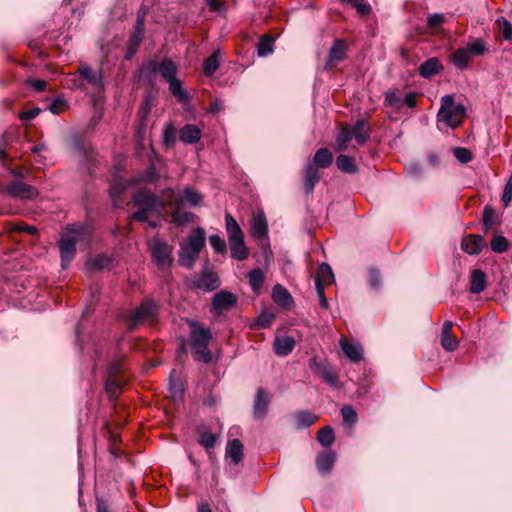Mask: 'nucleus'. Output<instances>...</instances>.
Returning a JSON list of instances; mask_svg holds the SVG:
<instances>
[{"mask_svg": "<svg viewBox=\"0 0 512 512\" xmlns=\"http://www.w3.org/2000/svg\"><path fill=\"white\" fill-rule=\"evenodd\" d=\"M336 461V453L334 451L319 452L315 459L317 470L322 475H327L333 469Z\"/></svg>", "mask_w": 512, "mask_h": 512, "instance_id": "15", "label": "nucleus"}, {"mask_svg": "<svg viewBox=\"0 0 512 512\" xmlns=\"http://www.w3.org/2000/svg\"><path fill=\"white\" fill-rule=\"evenodd\" d=\"M159 72V63L150 60L148 63L142 65L138 70L137 80L140 81L142 79L147 80L148 82H152L153 77Z\"/></svg>", "mask_w": 512, "mask_h": 512, "instance_id": "35", "label": "nucleus"}, {"mask_svg": "<svg viewBox=\"0 0 512 512\" xmlns=\"http://www.w3.org/2000/svg\"><path fill=\"white\" fill-rule=\"evenodd\" d=\"M483 246L484 239L478 234H470L461 241V249L470 255L480 254Z\"/></svg>", "mask_w": 512, "mask_h": 512, "instance_id": "16", "label": "nucleus"}, {"mask_svg": "<svg viewBox=\"0 0 512 512\" xmlns=\"http://www.w3.org/2000/svg\"><path fill=\"white\" fill-rule=\"evenodd\" d=\"M274 319L275 315L273 313L263 311L258 315L252 326L255 329H265L271 326Z\"/></svg>", "mask_w": 512, "mask_h": 512, "instance_id": "51", "label": "nucleus"}, {"mask_svg": "<svg viewBox=\"0 0 512 512\" xmlns=\"http://www.w3.org/2000/svg\"><path fill=\"white\" fill-rule=\"evenodd\" d=\"M171 216L174 223L184 226L191 222L195 215L192 212L183 211L179 203L173 210Z\"/></svg>", "mask_w": 512, "mask_h": 512, "instance_id": "46", "label": "nucleus"}, {"mask_svg": "<svg viewBox=\"0 0 512 512\" xmlns=\"http://www.w3.org/2000/svg\"><path fill=\"white\" fill-rule=\"evenodd\" d=\"M500 224V220L496 215L493 207L486 205L483 211V227L484 231L488 232L494 225Z\"/></svg>", "mask_w": 512, "mask_h": 512, "instance_id": "45", "label": "nucleus"}, {"mask_svg": "<svg viewBox=\"0 0 512 512\" xmlns=\"http://www.w3.org/2000/svg\"><path fill=\"white\" fill-rule=\"evenodd\" d=\"M272 299L280 307L290 309L294 304V299L290 292L281 284H276L272 290Z\"/></svg>", "mask_w": 512, "mask_h": 512, "instance_id": "17", "label": "nucleus"}, {"mask_svg": "<svg viewBox=\"0 0 512 512\" xmlns=\"http://www.w3.org/2000/svg\"><path fill=\"white\" fill-rule=\"evenodd\" d=\"M466 50L470 54L471 57L473 56H482L486 52H488V48L486 46V43L483 39L477 38L473 42H469L465 46Z\"/></svg>", "mask_w": 512, "mask_h": 512, "instance_id": "48", "label": "nucleus"}, {"mask_svg": "<svg viewBox=\"0 0 512 512\" xmlns=\"http://www.w3.org/2000/svg\"><path fill=\"white\" fill-rule=\"evenodd\" d=\"M368 284L371 289H380L383 284L382 274L376 267L368 268Z\"/></svg>", "mask_w": 512, "mask_h": 512, "instance_id": "52", "label": "nucleus"}, {"mask_svg": "<svg viewBox=\"0 0 512 512\" xmlns=\"http://www.w3.org/2000/svg\"><path fill=\"white\" fill-rule=\"evenodd\" d=\"M237 304V296L228 291H220L214 294L212 297V310L221 314L224 311L230 310Z\"/></svg>", "mask_w": 512, "mask_h": 512, "instance_id": "12", "label": "nucleus"}, {"mask_svg": "<svg viewBox=\"0 0 512 512\" xmlns=\"http://www.w3.org/2000/svg\"><path fill=\"white\" fill-rule=\"evenodd\" d=\"M209 243L216 253H226L227 247L225 240L217 234L209 236Z\"/></svg>", "mask_w": 512, "mask_h": 512, "instance_id": "58", "label": "nucleus"}, {"mask_svg": "<svg viewBox=\"0 0 512 512\" xmlns=\"http://www.w3.org/2000/svg\"><path fill=\"white\" fill-rule=\"evenodd\" d=\"M320 180V173L318 168L313 164L308 163L304 170V190L306 194H311L314 191L316 184Z\"/></svg>", "mask_w": 512, "mask_h": 512, "instance_id": "23", "label": "nucleus"}, {"mask_svg": "<svg viewBox=\"0 0 512 512\" xmlns=\"http://www.w3.org/2000/svg\"><path fill=\"white\" fill-rule=\"evenodd\" d=\"M124 383L125 382L122 379L121 375L107 374L105 381V390L109 395L110 399H116L120 395Z\"/></svg>", "mask_w": 512, "mask_h": 512, "instance_id": "25", "label": "nucleus"}, {"mask_svg": "<svg viewBox=\"0 0 512 512\" xmlns=\"http://www.w3.org/2000/svg\"><path fill=\"white\" fill-rule=\"evenodd\" d=\"M195 287L213 291L219 287V277L215 272H204L194 283Z\"/></svg>", "mask_w": 512, "mask_h": 512, "instance_id": "22", "label": "nucleus"}, {"mask_svg": "<svg viewBox=\"0 0 512 512\" xmlns=\"http://www.w3.org/2000/svg\"><path fill=\"white\" fill-rule=\"evenodd\" d=\"M125 359L124 355H119L115 359L111 361L107 368V374L110 375H121L123 371V361Z\"/></svg>", "mask_w": 512, "mask_h": 512, "instance_id": "59", "label": "nucleus"}, {"mask_svg": "<svg viewBox=\"0 0 512 512\" xmlns=\"http://www.w3.org/2000/svg\"><path fill=\"white\" fill-rule=\"evenodd\" d=\"M341 348L344 354L352 361L358 362L362 358V350L358 345L348 342L347 340H341Z\"/></svg>", "mask_w": 512, "mask_h": 512, "instance_id": "43", "label": "nucleus"}, {"mask_svg": "<svg viewBox=\"0 0 512 512\" xmlns=\"http://www.w3.org/2000/svg\"><path fill=\"white\" fill-rule=\"evenodd\" d=\"M202 198V195L192 188H186L184 190V199L194 206L199 205L202 201Z\"/></svg>", "mask_w": 512, "mask_h": 512, "instance_id": "61", "label": "nucleus"}, {"mask_svg": "<svg viewBox=\"0 0 512 512\" xmlns=\"http://www.w3.org/2000/svg\"><path fill=\"white\" fill-rule=\"evenodd\" d=\"M453 155L461 164H467L473 159L471 150L465 147L453 148Z\"/></svg>", "mask_w": 512, "mask_h": 512, "instance_id": "57", "label": "nucleus"}, {"mask_svg": "<svg viewBox=\"0 0 512 512\" xmlns=\"http://www.w3.org/2000/svg\"><path fill=\"white\" fill-rule=\"evenodd\" d=\"M341 415L345 423L354 424L358 420V415L356 411L350 405H345L342 407Z\"/></svg>", "mask_w": 512, "mask_h": 512, "instance_id": "60", "label": "nucleus"}, {"mask_svg": "<svg viewBox=\"0 0 512 512\" xmlns=\"http://www.w3.org/2000/svg\"><path fill=\"white\" fill-rule=\"evenodd\" d=\"M199 438L198 443L206 450L213 448L217 441V436L211 433L205 426H201L197 430Z\"/></svg>", "mask_w": 512, "mask_h": 512, "instance_id": "40", "label": "nucleus"}, {"mask_svg": "<svg viewBox=\"0 0 512 512\" xmlns=\"http://www.w3.org/2000/svg\"><path fill=\"white\" fill-rule=\"evenodd\" d=\"M490 246L495 253H504L509 247V242L504 236L495 234L490 241Z\"/></svg>", "mask_w": 512, "mask_h": 512, "instance_id": "53", "label": "nucleus"}, {"mask_svg": "<svg viewBox=\"0 0 512 512\" xmlns=\"http://www.w3.org/2000/svg\"><path fill=\"white\" fill-rule=\"evenodd\" d=\"M443 69L444 67L440 60L437 57H431L420 64L418 72L422 78L430 79L434 75L440 73Z\"/></svg>", "mask_w": 512, "mask_h": 512, "instance_id": "18", "label": "nucleus"}, {"mask_svg": "<svg viewBox=\"0 0 512 512\" xmlns=\"http://www.w3.org/2000/svg\"><path fill=\"white\" fill-rule=\"evenodd\" d=\"M466 117V108L462 104H455L453 95H444L437 113V120L444 122L451 128L460 126Z\"/></svg>", "mask_w": 512, "mask_h": 512, "instance_id": "4", "label": "nucleus"}, {"mask_svg": "<svg viewBox=\"0 0 512 512\" xmlns=\"http://www.w3.org/2000/svg\"><path fill=\"white\" fill-rule=\"evenodd\" d=\"M487 287V276L481 269H474L471 273L470 292L479 294Z\"/></svg>", "mask_w": 512, "mask_h": 512, "instance_id": "28", "label": "nucleus"}, {"mask_svg": "<svg viewBox=\"0 0 512 512\" xmlns=\"http://www.w3.org/2000/svg\"><path fill=\"white\" fill-rule=\"evenodd\" d=\"M272 400V396L263 388L258 387L253 401V417L256 420H263Z\"/></svg>", "mask_w": 512, "mask_h": 512, "instance_id": "10", "label": "nucleus"}, {"mask_svg": "<svg viewBox=\"0 0 512 512\" xmlns=\"http://www.w3.org/2000/svg\"><path fill=\"white\" fill-rule=\"evenodd\" d=\"M220 50H215L210 56L204 59L202 71L206 77H211L219 68Z\"/></svg>", "mask_w": 512, "mask_h": 512, "instance_id": "37", "label": "nucleus"}, {"mask_svg": "<svg viewBox=\"0 0 512 512\" xmlns=\"http://www.w3.org/2000/svg\"><path fill=\"white\" fill-rule=\"evenodd\" d=\"M225 228L228 236V242L244 239V233L241 227L230 213L225 214Z\"/></svg>", "mask_w": 512, "mask_h": 512, "instance_id": "26", "label": "nucleus"}, {"mask_svg": "<svg viewBox=\"0 0 512 512\" xmlns=\"http://www.w3.org/2000/svg\"><path fill=\"white\" fill-rule=\"evenodd\" d=\"M92 229L89 226H79L77 229H72L70 233L61 236L58 246L61 256L62 268L66 269L76 254V244L85 240L87 243L91 241Z\"/></svg>", "mask_w": 512, "mask_h": 512, "instance_id": "2", "label": "nucleus"}, {"mask_svg": "<svg viewBox=\"0 0 512 512\" xmlns=\"http://www.w3.org/2000/svg\"><path fill=\"white\" fill-rule=\"evenodd\" d=\"M336 166L343 173L353 175L358 172V166L355 162V159L352 156L346 154H340L337 156Z\"/></svg>", "mask_w": 512, "mask_h": 512, "instance_id": "30", "label": "nucleus"}, {"mask_svg": "<svg viewBox=\"0 0 512 512\" xmlns=\"http://www.w3.org/2000/svg\"><path fill=\"white\" fill-rule=\"evenodd\" d=\"M316 439L323 447H330L335 441L333 428L331 426L322 427L318 431Z\"/></svg>", "mask_w": 512, "mask_h": 512, "instance_id": "47", "label": "nucleus"}, {"mask_svg": "<svg viewBox=\"0 0 512 512\" xmlns=\"http://www.w3.org/2000/svg\"><path fill=\"white\" fill-rule=\"evenodd\" d=\"M294 418L296 419L297 428L304 429L313 425L318 416L309 411L300 410L295 412Z\"/></svg>", "mask_w": 512, "mask_h": 512, "instance_id": "41", "label": "nucleus"}, {"mask_svg": "<svg viewBox=\"0 0 512 512\" xmlns=\"http://www.w3.org/2000/svg\"><path fill=\"white\" fill-rule=\"evenodd\" d=\"M176 143V129L169 123L163 131V145L166 149L173 148Z\"/></svg>", "mask_w": 512, "mask_h": 512, "instance_id": "54", "label": "nucleus"}, {"mask_svg": "<svg viewBox=\"0 0 512 512\" xmlns=\"http://www.w3.org/2000/svg\"><path fill=\"white\" fill-rule=\"evenodd\" d=\"M471 59L470 54L466 50L465 47L457 49L452 55H451V61L452 63L460 70H465L468 68L469 61Z\"/></svg>", "mask_w": 512, "mask_h": 512, "instance_id": "39", "label": "nucleus"}, {"mask_svg": "<svg viewBox=\"0 0 512 512\" xmlns=\"http://www.w3.org/2000/svg\"><path fill=\"white\" fill-rule=\"evenodd\" d=\"M333 163L332 152L325 147L319 148L313 157V165L316 168H328Z\"/></svg>", "mask_w": 512, "mask_h": 512, "instance_id": "31", "label": "nucleus"}, {"mask_svg": "<svg viewBox=\"0 0 512 512\" xmlns=\"http://www.w3.org/2000/svg\"><path fill=\"white\" fill-rule=\"evenodd\" d=\"M171 94L176 97L177 101L181 104H187L190 101V96L186 90L182 88V83L177 78L168 82Z\"/></svg>", "mask_w": 512, "mask_h": 512, "instance_id": "36", "label": "nucleus"}, {"mask_svg": "<svg viewBox=\"0 0 512 512\" xmlns=\"http://www.w3.org/2000/svg\"><path fill=\"white\" fill-rule=\"evenodd\" d=\"M151 256L159 269L170 267L173 263V246L155 238L151 243Z\"/></svg>", "mask_w": 512, "mask_h": 512, "instance_id": "7", "label": "nucleus"}, {"mask_svg": "<svg viewBox=\"0 0 512 512\" xmlns=\"http://www.w3.org/2000/svg\"><path fill=\"white\" fill-rule=\"evenodd\" d=\"M453 328V322L452 321H445L442 326L441 331V345L444 350L446 351H454L458 345L459 342L456 338V336L452 333Z\"/></svg>", "mask_w": 512, "mask_h": 512, "instance_id": "19", "label": "nucleus"}, {"mask_svg": "<svg viewBox=\"0 0 512 512\" xmlns=\"http://www.w3.org/2000/svg\"><path fill=\"white\" fill-rule=\"evenodd\" d=\"M295 345V339L291 336L277 337L273 344V350L278 356H287L292 353Z\"/></svg>", "mask_w": 512, "mask_h": 512, "instance_id": "24", "label": "nucleus"}, {"mask_svg": "<svg viewBox=\"0 0 512 512\" xmlns=\"http://www.w3.org/2000/svg\"><path fill=\"white\" fill-rule=\"evenodd\" d=\"M77 72L83 80H86L97 90L103 89V75L101 68L96 71L93 70L87 63H81L78 66Z\"/></svg>", "mask_w": 512, "mask_h": 512, "instance_id": "13", "label": "nucleus"}, {"mask_svg": "<svg viewBox=\"0 0 512 512\" xmlns=\"http://www.w3.org/2000/svg\"><path fill=\"white\" fill-rule=\"evenodd\" d=\"M230 253L233 259L238 261H243L249 256V249L245 245L244 239L241 240H233L229 242Z\"/></svg>", "mask_w": 512, "mask_h": 512, "instance_id": "33", "label": "nucleus"}, {"mask_svg": "<svg viewBox=\"0 0 512 512\" xmlns=\"http://www.w3.org/2000/svg\"><path fill=\"white\" fill-rule=\"evenodd\" d=\"M348 46L344 39H335L329 49L328 57L324 65V70H333L339 62L347 58Z\"/></svg>", "mask_w": 512, "mask_h": 512, "instance_id": "8", "label": "nucleus"}, {"mask_svg": "<svg viewBox=\"0 0 512 512\" xmlns=\"http://www.w3.org/2000/svg\"><path fill=\"white\" fill-rule=\"evenodd\" d=\"M132 201L136 207L156 216H160L161 210L170 204L169 201L162 200L147 187H141L136 190L132 195Z\"/></svg>", "mask_w": 512, "mask_h": 512, "instance_id": "5", "label": "nucleus"}, {"mask_svg": "<svg viewBox=\"0 0 512 512\" xmlns=\"http://www.w3.org/2000/svg\"><path fill=\"white\" fill-rule=\"evenodd\" d=\"M159 73L165 81L169 82L176 78L178 67L171 58L165 57L159 63Z\"/></svg>", "mask_w": 512, "mask_h": 512, "instance_id": "29", "label": "nucleus"}, {"mask_svg": "<svg viewBox=\"0 0 512 512\" xmlns=\"http://www.w3.org/2000/svg\"><path fill=\"white\" fill-rule=\"evenodd\" d=\"M160 307L152 298H145L127 317V330L136 331L141 325H153L158 321Z\"/></svg>", "mask_w": 512, "mask_h": 512, "instance_id": "3", "label": "nucleus"}, {"mask_svg": "<svg viewBox=\"0 0 512 512\" xmlns=\"http://www.w3.org/2000/svg\"><path fill=\"white\" fill-rule=\"evenodd\" d=\"M251 234L259 242V247L265 260H269L272 255L268 237V222L263 211L253 214L251 223Z\"/></svg>", "mask_w": 512, "mask_h": 512, "instance_id": "6", "label": "nucleus"}, {"mask_svg": "<svg viewBox=\"0 0 512 512\" xmlns=\"http://www.w3.org/2000/svg\"><path fill=\"white\" fill-rule=\"evenodd\" d=\"M113 258L105 253L96 255L92 260V267L97 271L112 269Z\"/></svg>", "mask_w": 512, "mask_h": 512, "instance_id": "49", "label": "nucleus"}, {"mask_svg": "<svg viewBox=\"0 0 512 512\" xmlns=\"http://www.w3.org/2000/svg\"><path fill=\"white\" fill-rule=\"evenodd\" d=\"M249 284L255 294H259L264 282V274L260 268H255L248 273Z\"/></svg>", "mask_w": 512, "mask_h": 512, "instance_id": "44", "label": "nucleus"}, {"mask_svg": "<svg viewBox=\"0 0 512 512\" xmlns=\"http://www.w3.org/2000/svg\"><path fill=\"white\" fill-rule=\"evenodd\" d=\"M160 179V173L157 171L156 165L153 160H150L149 165L138 177V183L155 184Z\"/></svg>", "mask_w": 512, "mask_h": 512, "instance_id": "34", "label": "nucleus"}, {"mask_svg": "<svg viewBox=\"0 0 512 512\" xmlns=\"http://www.w3.org/2000/svg\"><path fill=\"white\" fill-rule=\"evenodd\" d=\"M497 22L501 24L500 28L503 38L508 41L512 40V23L505 18H502Z\"/></svg>", "mask_w": 512, "mask_h": 512, "instance_id": "63", "label": "nucleus"}, {"mask_svg": "<svg viewBox=\"0 0 512 512\" xmlns=\"http://www.w3.org/2000/svg\"><path fill=\"white\" fill-rule=\"evenodd\" d=\"M372 128L370 124L363 118L356 120L351 126V134L359 146H363L370 139Z\"/></svg>", "mask_w": 512, "mask_h": 512, "instance_id": "14", "label": "nucleus"}, {"mask_svg": "<svg viewBox=\"0 0 512 512\" xmlns=\"http://www.w3.org/2000/svg\"><path fill=\"white\" fill-rule=\"evenodd\" d=\"M309 368L313 373L320 376L327 384L333 387H338V374L333 371L329 365L318 361L316 357H312L309 360Z\"/></svg>", "mask_w": 512, "mask_h": 512, "instance_id": "11", "label": "nucleus"}, {"mask_svg": "<svg viewBox=\"0 0 512 512\" xmlns=\"http://www.w3.org/2000/svg\"><path fill=\"white\" fill-rule=\"evenodd\" d=\"M351 126L344 124L341 126L339 133L336 136V150L338 152L346 151L349 142L352 140Z\"/></svg>", "mask_w": 512, "mask_h": 512, "instance_id": "32", "label": "nucleus"}, {"mask_svg": "<svg viewBox=\"0 0 512 512\" xmlns=\"http://www.w3.org/2000/svg\"><path fill=\"white\" fill-rule=\"evenodd\" d=\"M206 242V232L203 228L197 227L194 231L188 236L187 242L183 245L189 246L190 250H193L196 253H200L202 248L205 246Z\"/></svg>", "mask_w": 512, "mask_h": 512, "instance_id": "21", "label": "nucleus"}, {"mask_svg": "<svg viewBox=\"0 0 512 512\" xmlns=\"http://www.w3.org/2000/svg\"><path fill=\"white\" fill-rule=\"evenodd\" d=\"M188 324L191 328L190 344L194 349L193 359L203 363H210L212 360V353L208 349L209 343L212 340L210 328L195 320H189Z\"/></svg>", "mask_w": 512, "mask_h": 512, "instance_id": "1", "label": "nucleus"}, {"mask_svg": "<svg viewBox=\"0 0 512 512\" xmlns=\"http://www.w3.org/2000/svg\"><path fill=\"white\" fill-rule=\"evenodd\" d=\"M226 458H229L233 465L239 464L244 458V446L239 439L229 440L225 450Z\"/></svg>", "mask_w": 512, "mask_h": 512, "instance_id": "20", "label": "nucleus"}, {"mask_svg": "<svg viewBox=\"0 0 512 512\" xmlns=\"http://www.w3.org/2000/svg\"><path fill=\"white\" fill-rule=\"evenodd\" d=\"M445 21V16L442 13L430 14L427 17V26L430 29L438 28Z\"/></svg>", "mask_w": 512, "mask_h": 512, "instance_id": "62", "label": "nucleus"}, {"mask_svg": "<svg viewBox=\"0 0 512 512\" xmlns=\"http://www.w3.org/2000/svg\"><path fill=\"white\" fill-rule=\"evenodd\" d=\"M501 200L504 203L505 207H507L509 203L512 201V175L510 176L509 180L506 182L504 186Z\"/></svg>", "mask_w": 512, "mask_h": 512, "instance_id": "64", "label": "nucleus"}, {"mask_svg": "<svg viewBox=\"0 0 512 512\" xmlns=\"http://www.w3.org/2000/svg\"><path fill=\"white\" fill-rule=\"evenodd\" d=\"M201 138L200 129L194 124H185L179 131V139L186 144L197 143Z\"/></svg>", "mask_w": 512, "mask_h": 512, "instance_id": "27", "label": "nucleus"}, {"mask_svg": "<svg viewBox=\"0 0 512 512\" xmlns=\"http://www.w3.org/2000/svg\"><path fill=\"white\" fill-rule=\"evenodd\" d=\"M384 99V105L393 107L396 110H401L404 106L403 100L401 99V96L398 95L395 92H386Z\"/></svg>", "mask_w": 512, "mask_h": 512, "instance_id": "55", "label": "nucleus"}, {"mask_svg": "<svg viewBox=\"0 0 512 512\" xmlns=\"http://www.w3.org/2000/svg\"><path fill=\"white\" fill-rule=\"evenodd\" d=\"M274 38L270 35H264L260 38L258 43V55L260 57H265L273 52Z\"/></svg>", "mask_w": 512, "mask_h": 512, "instance_id": "50", "label": "nucleus"}, {"mask_svg": "<svg viewBox=\"0 0 512 512\" xmlns=\"http://www.w3.org/2000/svg\"><path fill=\"white\" fill-rule=\"evenodd\" d=\"M145 33V24L142 23L141 19L136 21L133 32L129 36V41L136 43L138 45L141 44Z\"/></svg>", "mask_w": 512, "mask_h": 512, "instance_id": "56", "label": "nucleus"}, {"mask_svg": "<svg viewBox=\"0 0 512 512\" xmlns=\"http://www.w3.org/2000/svg\"><path fill=\"white\" fill-rule=\"evenodd\" d=\"M199 253L189 249V246L181 245L179 250V265L186 268H192Z\"/></svg>", "mask_w": 512, "mask_h": 512, "instance_id": "38", "label": "nucleus"}, {"mask_svg": "<svg viewBox=\"0 0 512 512\" xmlns=\"http://www.w3.org/2000/svg\"><path fill=\"white\" fill-rule=\"evenodd\" d=\"M7 193L14 198H18L21 200H33L37 198L38 191L35 187L24 183L20 179H14L7 186Z\"/></svg>", "mask_w": 512, "mask_h": 512, "instance_id": "9", "label": "nucleus"}, {"mask_svg": "<svg viewBox=\"0 0 512 512\" xmlns=\"http://www.w3.org/2000/svg\"><path fill=\"white\" fill-rule=\"evenodd\" d=\"M334 279V273L330 265L327 263L320 264L315 277V282L319 281V283L325 285L333 283Z\"/></svg>", "mask_w": 512, "mask_h": 512, "instance_id": "42", "label": "nucleus"}]
</instances>
